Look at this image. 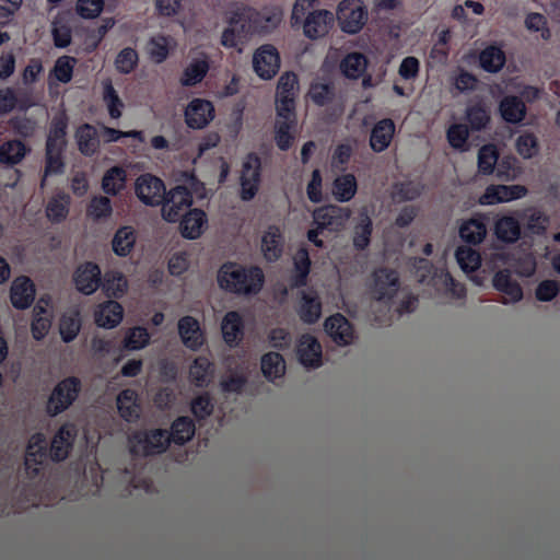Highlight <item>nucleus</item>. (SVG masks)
I'll use <instances>...</instances> for the list:
<instances>
[{
  "instance_id": "nucleus-1",
  "label": "nucleus",
  "mask_w": 560,
  "mask_h": 560,
  "mask_svg": "<svg viewBox=\"0 0 560 560\" xmlns=\"http://www.w3.org/2000/svg\"><path fill=\"white\" fill-rule=\"evenodd\" d=\"M268 19L257 10L247 7H236L228 14L226 28L221 34V45L224 48H236L245 45L254 34L261 33L267 27Z\"/></svg>"
},
{
  "instance_id": "nucleus-2",
  "label": "nucleus",
  "mask_w": 560,
  "mask_h": 560,
  "mask_svg": "<svg viewBox=\"0 0 560 560\" xmlns=\"http://www.w3.org/2000/svg\"><path fill=\"white\" fill-rule=\"evenodd\" d=\"M264 271L258 266L225 262L218 270V285L226 293L254 295L264 287Z\"/></svg>"
},
{
  "instance_id": "nucleus-3",
  "label": "nucleus",
  "mask_w": 560,
  "mask_h": 560,
  "mask_svg": "<svg viewBox=\"0 0 560 560\" xmlns=\"http://www.w3.org/2000/svg\"><path fill=\"white\" fill-rule=\"evenodd\" d=\"M173 443L163 429L137 430L129 435L130 453L153 456L166 452Z\"/></svg>"
},
{
  "instance_id": "nucleus-4",
  "label": "nucleus",
  "mask_w": 560,
  "mask_h": 560,
  "mask_svg": "<svg viewBox=\"0 0 560 560\" xmlns=\"http://www.w3.org/2000/svg\"><path fill=\"white\" fill-rule=\"evenodd\" d=\"M81 392V380L77 376L62 378L54 387L47 400V415L57 417L72 406Z\"/></svg>"
},
{
  "instance_id": "nucleus-5",
  "label": "nucleus",
  "mask_w": 560,
  "mask_h": 560,
  "mask_svg": "<svg viewBox=\"0 0 560 560\" xmlns=\"http://www.w3.org/2000/svg\"><path fill=\"white\" fill-rule=\"evenodd\" d=\"M261 178V162L256 153H249L242 163L240 172V199L247 202L258 192Z\"/></svg>"
},
{
  "instance_id": "nucleus-6",
  "label": "nucleus",
  "mask_w": 560,
  "mask_h": 560,
  "mask_svg": "<svg viewBox=\"0 0 560 560\" xmlns=\"http://www.w3.org/2000/svg\"><path fill=\"white\" fill-rule=\"evenodd\" d=\"M194 201V197L191 196V191L184 186H175L165 194V198H163L162 203V215L166 222L176 223L184 212H188L191 210V202Z\"/></svg>"
},
{
  "instance_id": "nucleus-7",
  "label": "nucleus",
  "mask_w": 560,
  "mask_h": 560,
  "mask_svg": "<svg viewBox=\"0 0 560 560\" xmlns=\"http://www.w3.org/2000/svg\"><path fill=\"white\" fill-rule=\"evenodd\" d=\"M368 12L359 0H342L337 8V21L342 32L354 35L364 27Z\"/></svg>"
},
{
  "instance_id": "nucleus-8",
  "label": "nucleus",
  "mask_w": 560,
  "mask_h": 560,
  "mask_svg": "<svg viewBox=\"0 0 560 560\" xmlns=\"http://www.w3.org/2000/svg\"><path fill=\"white\" fill-rule=\"evenodd\" d=\"M133 191L145 206L158 207L163 202L166 188L163 179L152 174H143L136 179Z\"/></svg>"
},
{
  "instance_id": "nucleus-9",
  "label": "nucleus",
  "mask_w": 560,
  "mask_h": 560,
  "mask_svg": "<svg viewBox=\"0 0 560 560\" xmlns=\"http://www.w3.org/2000/svg\"><path fill=\"white\" fill-rule=\"evenodd\" d=\"M298 84V75L293 72H284L279 77L278 90H276V115L284 116L295 113Z\"/></svg>"
},
{
  "instance_id": "nucleus-10",
  "label": "nucleus",
  "mask_w": 560,
  "mask_h": 560,
  "mask_svg": "<svg viewBox=\"0 0 560 560\" xmlns=\"http://www.w3.org/2000/svg\"><path fill=\"white\" fill-rule=\"evenodd\" d=\"M72 282L77 287L78 292L83 295L90 296L100 289L103 282V275L101 273L100 266L96 262L85 261L78 266L74 273H72Z\"/></svg>"
},
{
  "instance_id": "nucleus-11",
  "label": "nucleus",
  "mask_w": 560,
  "mask_h": 560,
  "mask_svg": "<svg viewBox=\"0 0 560 560\" xmlns=\"http://www.w3.org/2000/svg\"><path fill=\"white\" fill-rule=\"evenodd\" d=\"M349 219V211L336 205L322 206L313 211L315 229L338 232Z\"/></svg>"
},
{
  "instance_id": "nucleus-12",
  "label": "nucleus",
  "mask_w": 560,
  "mask_h": 560,
  "mask_svg": "<svg viewBox=\"0 0 560 560\" xmlns=\"http://www.w3.org/2000/svg\"><path fill=\"white\" fill-rule=\"evenodd\" d=\"M252 65H254V72L258 78L269 80L279 72V51L272 45L265 44L255 50Z\"/></svg>"
},
{
  "instance_id": "nucleus-13",
  "label": "nucleus",
  "mask_w": 560,
  "mask_h": 560,
  "mask_svg": "<svg viewBox=\"0 0 560 560\" xmlns=\"http://www.w3.org/2000/svg\"><path fill=\"white\" fill-rule=\"evenodd\" d=\"M185 125L194 130H201L213 119L212 102L203 98H195L188 102L184 112Z\"/></svg>"
},
{
  "instance_id": "nucleus-14",
  "label": "nucleus",
  "mask_w": 560,
  "mask_h": 560,
  "mask_svg": "<svg viewBox=\"0 0 560 560\" xmlns=\"http://www.w3.org/2000/svg\"><path fill=\"white\" fill-rule=\"evenodd\" d=\"M78 436V428L72 422H66L60 425L52 442H50V459L55 463L65 460L70 451H72L73 441Z\"/></svg>"
},
{
  "instance_id": "nucleus-15",
  "label": "nucleus",
  "mask_w": 560,
  "mask_h": 560,
  "mask_svg": "<svg viewBox=\"0 0 560 560\" xmlns=\"http://www.w3.org/2000/svg\"><path fill=\"white\" fill-rule=\"evenodd\" d=\"M527 192L526 187L522 185H490L480 196L479 202L482 206L510 202L525 197Z\"/></svg>"
},
{
  "instance_id": "nucleus-16",
  "label": "nucleus",
  "mask_w": 560,
  "mask_h": 560,
  "mask_svg": "<svg viewBox=\"0 0 560 560\" xmlns=\"http://www.w3.org/2000/svg\"><path fill=\"white\" fill-rule=\"evenodd\" d=\"M298 361L306 369L322 366V346L312 335H303L296 345Z\"/></svg>"
},
{
  "instance_id": "nucleus-17",
  "label": "nucleus",
  "mask_w": 560,
  "mask_h": 560,
  "mask_svg": "<svg viewBox=\"0 0 560 560\" xmlns=\"http://www.w3.org/2000/svg\"><path fill=\"white\" fill-rule=\"evenodd\" d=\"M298 120L295 119V112H291L284 116H279L273 125V141L282 152L288 151L295 139V127Z\"/></svg>"
},
{
  "instance_id": "nucleus-18",
  "label": "nucleus",
  "mask_w": 560,
  "mask_h": 560,
  "mask_svg": "<svg viewBox=\"0 0 560 560\" xmlns=\"http://www.w3.org/2000/svg\"><path fill=\"white\" fill-rule=\"evenodd\" d=\"M398 290V273L389 268H380L375 271V299L378 302L388 301L395 296Z\"/></svg>"
},
{
  "instance_id": "nucleus-19",
  "label": "nucleus",
  "mask_w": 560,
  "mask_h": 560,
  "mask_svg": "<svg viewBox=\"0 0 560 560\" xmlns=\"http://www.w3.org/2000/svg\"><path fill=\"white\" fill-rule=\"evenodd\" d=\"M334 22V15L326 10L308 13L303 22V33L310 39H317L328 33L329 26Z\"/></svg>"
},
{
  "instance_id": "nucleus-20",
  "label": "nucleus",
  "mask_w": 560,
  "mask_h": 560,
  "mask_svg": "<svg viewBox=\"0 0 560 560\" xmlns=\"http://www.w3.org/2000/svg\"><path fill=\"white\" fill-rule=\"evenodd\" d=\"M10 301L16 310H25L33 304L34 284L28 277L22 276L14 279L10 289Z\"/></svg>"
},
{
  "instance_id": "nucleus-21",
  "label": "nucleus",
  "mask_w": 560,
  "mask_h": 560,
  "mask_svg": "<svg viewBox=\"0 0 560 560\" xmlns=\"http://www.w3.org/2000/svg\"><path fill=\"white\" fill-rule=\"evenodd\" d=\"M178 336L187 349L196 351L203 345V332L200 324L192 316H185L178 320Z\"/></svg>"
},
{
  "instance_id": "nucleus-22",
  "label": "nucleus",
  "mask_w": 560,
  "mask_h": 560,
  "mask_svg": "<svg viewBox=\"0 0 560 560\" xmlns=\"http://www.w3.org/2000/svg\"><path fill=\"white\" fill-rule=\"evenodd\" d=\"M310 270V252H307L305 246H302L298 248L293 256V273L289 277V287H291V289H302L306 287Z\"/></svg>"
},
{
  "instance_id": "nucleus-23",
  "label": "nucleus",
  "mask_w": 560,
  "mask_h": 560,
  "mask_svg": "<svg viewBox=\"0 0 560 560\" xmlns=\"http://www.w3.org/2000/svg\"><path fill=\"white\" fill-rule=\"evenodd\" d=\"M298 317L302 319L305 325H314L322 317V301L315 291H302L300 298V305H298Z\"/></svg>"
},
{
  "instance_id": "nucleus-24",
  "label": "nucleus",
  "mask_w": 560,
  "mask_h": 560,
  "mask_svg": "<svg viewBox=\"0 0 560 560\" xmlns=\"http://www.w3.org/2000/svg\"><path fill=\"white\" fill-rule=\"evenodd\" d=\"M124 318V307L114 300H107L95 311V324L101 328L114 329Z\"/></svg>"
},
{
  "instance_id": "nucleus-25",
  "label": "nucleus",
  "mask_w": 560,
  "mask_h": 560,
  "mask_svg": "<svg viewBox=\"0 0 560 560\" xmlns=\"http://www.w3.org/2000/svg\"><path fill=\"white\" fill-rule=\"evenodd\" d=\"M324 327L337 345L347 346L352 341V325L340 313L325 319Z\"/></svg>"
},
{
  "instance_id": "nucleus-26",
  "label": "nucleus",
  "mask_w": 560,
  "mask_h": 560,
  "mask_svg": "<svg viewBox=\"0 0 560 560\" xmlns=\"http://www.w3.org/2000/svg\"><path fill=\"white\" fill-rule=\"evenodd\" d=\"M394 135L395 124L393 120L390 118L380 119L370 133V148L375 153H382L388 148Z\"/></svg>"
},
{
  "instance_id": "nucleus-27",
  "label": "nucleus",
  "mask_w": 560,
  "mask_h": 560,
  "mask_svg": "<svg viewBox=\"0 0 560 560\" xmlns=\"http://www.w3.org/2000/svg\"><path fill=\"white\" fill-rule=\"evenodd\" d=\"M492 287L508 298V300H503V304L520 302L523 299V289H521L517 281L511 278V273L508 270H500L494 273Z\"/></svg>"
},
{
  "instance_id": "nucleus-28",
  "label": "nucleus",
  "mask_w": 560,
  "mask_h": 560,
  "mask_svg": "<svg viewBox=\"0 0 560 560\" xmlns=\"http://www.w3.org/2000/svg\"><path fill=\"white\" fill-rule=\"evenodd\" d=\"M117 410L127 423H136L140 418L139 395L136 390L125 389L118 393Z\"/></svg>"
},
{
  "instance_id": "nucleus-29",
  "label": "nucleus",
  "mask_w": 560,
  "mask_h": 560,
  "mask_svg": "<svg viewBox=\"0 0 560 560\" xmlns=\"http://www.w3.org/2000/svg\"><path fill=\"white\" fill-rule=\"evenodd\" d=\"M103 294L109 299L119 300L127 293L128 281L119 270H107L103 273V282L100 283Z\"/></svg>"
},
{
  "instance_id": "nucleus-30",
  "label": "nucleus",
  "mask_w": 560,
  "mask_h": 560,
  "mask_svg": "<svg viewBox=\"0 0 560 560\" xmlns=\"http://www.w3.org/2000/svg\"><path fill=\"white\" fill-rule=\"evenodd\" d=\"M499 115L510 125H517L526 116V106L520 96L508 95L499 102Z\"/></svg>"
},
{
  "instance_id": "nucleus-31",
  "label": "nucleus",
  "mask_w": 560,
  "mask_h": 560,
  "mask_svg": "<svg viewBox=\"0 0 560 560\" xmlns=\"http://www.w3.org/2000/svg\"><path fill=\"white\" fill-rule=\"evenodd\" d=\"M283 237L277 225H269L262 235V254L269 262H276L282 256Z\"/></svg>"
},
{
  "instance_id": "nucleus-32",
  "label": "nucleus",
  "mask_w": 560,
  "mask_h": 560,
  "mask_svg": "<svg viewBox=\"0 0 560 560\" xmlns=\"http://www.w3.org/2000/svg\"><path fill=\"white\" fill-rule=\"evenodd\" d=\"M182 236L188 240H197L200 237L201 229L207 222V217L201 209H190L182 214L180 219Z\"/></svg>"
},
{
  "instance_id": "nucleus-33",
  "label": "nucleus",
  "mask_w": 560,
  "mask_h": 560,
  "mask_svg": "<svg viewBox=\"0 0 560 560\" xmlns=\"http://www.w3.org/2000/svg\"><path fill=\"white\" fill-rule=\"evenodd\" d=\"M209 72V60L203 55L201 58H194L180 77V85L184 88H194L203 80Z\"/></svg>"
},
{
  "instance_id": "nucleus-34",
  "label": "nucleus",
  "mask_w": 560,
  "mask_h": 560,
  "mask_svg": "<svg viewBox=\"0 0 560 560\" xmlns=\"http://www.w3.org/2000/svg\"><path fill=\"white\" fill-rule=\"evenodd\" d=\"M77 143L83 156L92 158L100 148L96 128L91 124H83L77 129Z\"/></svg>"
},
{
  "instance_id": "nucleus-35",
  "label": "nucleus",
  "mask_w": 560,
  "mask_h": 560,
  "mask_svg": "<svg viewBox=\"0 0 560 560\" xmlns=\"http://www.w3.org/2000/svg\"><path fill=\"white\" fill-rule=\"evenodd\" d=\"M221 332H223L224 342L228 346H236L243 337V318L236 311H230L224 315L221 323Z\"/></svg>"
},
{
  "instance_id": "nucleus-36",
  "label": "nucleus",
  "mask_w": 560,
  "mask_h": 560,
  "mask_svg": "<svg viewBox=\"0 0 560 560\" xmlns=\"http://www.w3.org/2000/svg\"><path fill=\"white\" fill-rule=\"evenodd\" d=\"M494 234L503 244H514L520 240V221L511 215H503L495 221Z\"/></svg>"
},
{
  "instance_id": "nucleus-37",
  "label": "nucleus",
  "mask_w": 560,
  "mask_h": 560,
  "mask_svg": "<svg viewBox=\"0 0 560 560\" xmlns=\"http://www.w3.org/2000/svg\"><path fill=\"white\" fill-rule=\"evenodd\" d=\"M465 126L469 127L474 132H479L485 130L490 122V112L489 108L483 104V102H476L467 108H465Z\"/></svg>"
},
{
  "instance_id": "nucleus-38",
  "label": "nucleus",
  "mask_w": 560,
  "mask_h": 560,
  "mask_svg": "<svg viewBox=\"0 0 560 560\" xmlns=\"http://www.w3.org/2000/svg\"><path fill=\"white\" fill-rule=\"evenodd\" d=\"M371 234H373V221L365 214H359L352 229V246L358 252H362L371 244Z\"/></svg>"
},
{
  "instance_id": "nucleus-39",
  "label": "nucleus",
  "mask_w": 560,
  "mask_h": 560,
  "mask_svg": "<svg viewBox=\"0 0 560 560\" xmlns=\"http://www.w3.org/2000/svg\"><path fill=\"white\" fill-rule=\"evenodd\" d=\"M458 234H460V238L465 244H470L472 246L479 245L487 234V228L485 226L483 219L480 217H474L465 221L462 223Z\"/></svg>"
},
{
  "instance_id": "nucleus-40",
  "label": "nucleus",
  "mask_w": 560,
  "mask_h": 560,
  "mask_svg": "<svg viewBox=\"0 0 560 560\" xmlns=\"http://www.w3.org/2000/svg\"><path fill=\"white\" fill-rule=\"evenodd\" d=\"M357 179L353 174H341L334 178L332 197L337 202H348L355 197Z\"/></svg>"
},
{
  "instance_id": "nucleus-41",
  "label": "nucleus",
  "mask_w": 560,
  "mask_h": 560,
  "mask_svg": "<svg viewBox=\"0 0 560 560\" xmlns=\"http://www.w3.org/2000/svg\"><path fill=\"white\" fill-rule=\"evenodd\" d=\"M28 151L30 149L23 141L19 139L7 140L0 145V163L13 166L20 163Z\"/></svg>"
},
{
  "instance_id": "nucleus-42",
  "label": "nucleus",
  "mask_w": 560,
  "mask_h": 560,
  "mask_svg": "<svg viewBox=\"0 0 560 560\" xmlns=\"http://www.w3.org/2000/svg\"><path fill=\"white\" fill-rule=\"evenodd\" d=\"M70 197L65 192H60L55 197L50 198L45 207V215L48 221L54 224H59L69 214Z\"/></svg>"
},
{
  "instance_id": "nucleus-43",
  "label": "nucleus",
  "mask_w": 560,
  "mask_h": 560,
  "mask_svg": "<svg viewBox=\"0 0 560 560\" xmlns=\"http://www.w3.org/2000/svg\"><path fill=\"white\" fill-rule=\"evenodd\" d=\"M212 372V362L208 358L200 355L194 360L192 365H190V371H188V375H190V381H192L194 386L197 388H203L209 385Z\"/></svg>"
},
{
  "instance_id": "nucleus-44",
  "label": "nucleus",
  "mask_w": 560,
  "mask_h": 560,
  "mask_svg": "<svg viewBox=\"0 0 560 560\" xmlns=\"http://www.w3.org/2000/svg\"><path fill=\"white\" fill-rule=\"evenodd\" d=\"M368 68V59L363 54L350 52L340 61V72L349 80H357L362 77Z\"/></svg>"
},
{
  "instance_id": "nucleus-45",
  "label": "nucleus",
  "mask_w": 560,
  "mask_h": 560,
  "mask_svg": "<svg viewBox=\"0 0 560 560\" xmlns=\"http://www.w3.org/2000/svg\"><path fill=\"white\" fill-rule=\"evenodd\" d=\"M480 68L488 73H498L505 63V55L498 46H488L480 51Z\"/></svg>"
},
{
  "instance_id": "nucleus-46",
  "label": "nucleus",
  "mask_w": 560,
  "mask_h": 560,
  "mask_svg": "<svg viewBox=\"0 0 560 560\" xmlns=\"http://www.w3.org/2000/svg\"><path fill=\"white\" fill-rule=\"evenodd\" d=\"M195 434L194 420L186 416L178 417L172 423V430L168 432V436L172 438L173 444L177 446L185 445L186 442L190 441Z\"/></svg>"
},
{
  "instance_id": "nucleus-47",
  "label": "nucleus",
  "mask_w": 560,
  "mask_h": 560,
  "mask_svg": "<svg viewBox=\"0 0 560 560\" xmlns=\"http://www.w3.org/2000/svg\"><path fill=\"white\" fill-rule=\"evenodd\" d=\"M135 231L133 228L126 225L118 228L112 238V250L119 257H127L133 249Z\"/></svg>"
},
{
  "instance_id": "nucleus-48",
  "label": "nucleus",
  "mask_w": 560,
  "mask_h": 560,
  "mask_svg": "<svg viewBox=\"0 0 560 560\" xmlns=\"http://www.w3.org/2000/svg\"><path fill=\"white\" fill-rule=\"evenodd\" d=\"M260 369H262L264 377L273 381L282 377L285 373V361L278 352H267L260 359Z\"/></svg>"
},
{
  "instance_id": "nucleus-49",
  "label": "nucleus",
  "mask_w": 560,
  "mask_h": 560,
  "mask_svg": "<svg viewBox=\"0 0 560 560\" xmlns=\"http://www.w3.org/2000/svg\"><path fill=\"white\" fill-rule=\"evenodd\" d=\"M127 174L125 173L124 168L119 166H113L108 168V171L103 174L102 178L103 192L109 196L118 195V192L124 189Z\"/></svg>"
},
{
  "instance_id": "nucleus-50",
  "label": "nucleus",
  "mask_w": 560,
  "mask_h": 560,
  "mask_svg": "<svg viewBox=\"0 0 560 560\" xmlns=\"http://www.w3.org/2000/svg\"><path fill=\"white\" fill-rule=\"evenodd\" d=\"M46 456V447H45V435L43 433H33L30 436L28 445H26L25 453V466L30 468V466H38L42 464V460Z\"/></svg>"
},
{
  "instance_id": "nucleus-51",
  "label": "nucleus",
  "mask_w": 560,
  "mask_h": 560,
  "mask_svg": "<svg viewBox=\"0 0 560 560\" xmlns=\"http://www.w3.org/2000/svg\"><path fill=\"white\" fill-rule=\"evenodd\" d=\"M308 97L313 104L318 107H325L335 98V88L332 83H324L320 81H313L310 84Z\"/></svg>"
},
{
  "instance_id": "nucleus-52",
  "label": "nucleus",
  "mask_w": 560,
  "mask_h": 560,
  "mask_svg": "<svg viewBox=\"0 0 560 560\" xmlns=\"http://www.w3.org/2000/svg\"><path fill=\"white\" fill-rule=\"evenodd\" d=\"M499 153L493 144H485L480 147L479 154H477V168L482 175H490L495 170Z\"/></svg>"
},
{
  "instance_id": "nucleus-53",
  "label": "nucleus",
  "mask_w": 560,
  "mask_h": 560,
  "mask_svg": "<svg viewBox=\"0 0 560 560\" xmlns=\"http://www.w3.org/2000/svg\"><path fill=\"white\" fill-rule=\"evenodd\" d=\"M471 129L465 126V124H452V126L446 129V140H448L450 147L453 150H458L460 152H465L468 149V132Z\"/></svg>"
},
{
  "instance_id": "nucleus-54",
  "label": "nucleus",
  "mask_w": 560,
  "mask_h": 560,
  "mask_svg": "<svg viewBox=\"0 0 560 560\" xmlns=\"http://www.w3.org/2000/svg\"><path fill=\"white\" fill-rule=\"evenodd\" d=\"M149 345V332L145 327L133 326L127 330L124 337V349L128 351H138Z\"/></svg>"
},
{
  "instance_id": "nucleus-55",
  "label": "nucleus",
  "mask_w": 560,
  "mask_h": 560,
  "mask_svg": "<svg viewBox=\"0 0 560 560\" xmlns=\"http://www.w3.org/2000/svg\"><path fill=\"white\" fill-rule=\"evenodd\" d=\"M455 257L464 272H474L480 267V254L469 246H458Z\"/></svg>"
},
{
  "instance_id": "nucleus-56",
  "label": "nucleus",
  "mask_w": 560,
  "mask_h": 560,
  "mask_svg": "<svg viewBox=\"0 0 560 560\" xmlns=\"http://www.w3.org/2000/svg\"><path fill=\"white\" fill-rule=\"evenodd\" d=\"M112 201L106 196H95L90 200L86 214L95 221L112 217Z\"/></svg>"
},
{
  "instance_id": "nucleus-57",
  "label": "nucleus",
  "mask_w": 560,
  "mask_h": 560,
  "mask_svg": "<svg viewBox=\"0 0 560 560\" xmlns=\"http://www.w3.org/2000/svg\"><path fill=\"white\" fill-rule=\"evenodd\" d=\"M103 103L107 105L108 116L112 119H119L121 117L124 102L118 97L110 81L103 83Z\"/></svg>"
},
{
  "instance_id": "nucleus-58",
  "label": "nucleus",
  "mask_w": 560,
  "mask_h": 560,
  "mask_svg": "<svg viewBox=\"0 0 560 560\" xmlns=\"http://www.w3.org/2000/svg\"><path fill=\"white\" fill-rule=\"evenodd\" d=\"M514 148H516V152H518L520 156L525 160H530L538 154V139L534 133L526 131L516 138Z\"/></svg>"
},
{
  "instance_id": "nucleus-59",
  "label": "nucleus",
  "mask_w": 560,
  "mask_h": 560,
  "mask_svg": "<svg viewBox=\"0 0 560 560\" xmlns=\"http://www.w3.org/2000/svg\"><path fill=\"white\" fill-rule=\"evenodd\" d=\"M138 63L139 55H137V51L131 47L118 51L117 57H115V69L121 74L132 72Z\"/></svg>"
},
{
  "instance_id": "nucleus-60",
  "label": "nucleus",
  "mask_w": 560,
  "mask_h": 560,
  "mask_svg": "<svg viewBox=\"0 0 560 560\" xmlns=\"http://www.w3.org/2000/svg\"><path fill=\"white\" fill-rule=\"evenodd\" d=\"M19 107L22 110H26L30 107L27 101H21L15 95L14 89L7 88L0 89V114L7 115Z\"/></svg>"
},
{
  "instance_id": "nucleus-61",
  "label": "nucleus",
  "mask_w": 560,
  "mask_h": 560,
  "mask_svg": "<svg viewBox=\"0 0 560 560\" xmlns=\"http://www.w3.org/2000/svg\"><path fill=\"white\" fill-rule=\"evenodd\" d=\"M11 132L22 139L33 137L36 131V121L27 116H14L8 121Z\"/></svg>"
},
{
  "instance_id": "nucleus-62",
  "label": "nucleus",
  "mask_w": 560,
  "mask_h": 560,
  "mask_svg": "<svg viewBox=\"0 0 560 560\" xmlns=\"http://www.w3.org/2000/svg\"><path fill=\"white\" fill-rule=\"evenodd\" d=\"M75 59L69 56H61L57 58L56 65H54L52 75L62 84H67L72 80L73 66Z\"/></svg>"
},
{
  "instance_id": "nucleus-63",
  "label": "nucleus",
  "mask_w": 560,
  "mask_h": 560,
  "mask_svg": "<svg viewBox=\"0 0 560 560\" xmlns=\"http://www.w3.org/2000/svg\"><path fill=\"white\" fill-rule=\"evenodd\" d=\"M212 398L210 397L209 393L200 394L194 398L192 404H190V411H192L194 417L199 420H202L212 415Z\"/></svg>"
},
{
  "instance_id": "nucleus-64",
  "label": "nucleus",
  "mask_w": 560,
  "mask_h": 560,
  "mask_svg": "<svg viewBox=\"0 0 560 560\" xmlns=\"http://www.w3.org/2000/svg\"><path fill=\"white\" fill-rule=\"evenodd\" d=\"M104 0H78L77 13L81 19H96L103 12Z\"/></svg>"
}]
</instances>
